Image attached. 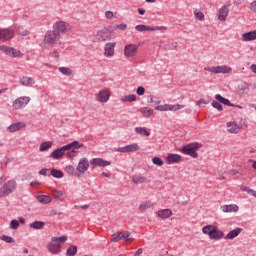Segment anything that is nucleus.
Instances as JSON below:
<instances>
[{
	"instance_id": "1",
	"label": "nucleus",
	"mask_w": 256,
	"mask_h": 256,
	"mask_svg": "<svg viewBox=\"0 0 256 256\" xmlns=\"http://www.w3.org/2000/svg\"><path fill=\"white\" fill-rule=\"evenodd\" d=\"M90 165H92L93 167L104 168L111 165V162H109L108 160H104L102 158H93L92 160H90V162H88L87 158H81L79 160V163L77 164V168L75 169L77 170V172H79V174L83 175L86 171H88Z\"/></svg>"
},
{
	"instance_id": "2",
	"label": "nucleus",
	"mask_w": 256,
	"mask_h": 256,
	"mask_svg": "<svg viewBox=\"0 0 256 256\" xmlns=\"http://www.w3.org/2000/svg\"><path fill=\"white\" fill-rule=\"evenodd\" d=\"M202 234L208 235L210 240L219 241L224 237V232L217 229V226L214 225H206L202 227Z\"/></svg>"
},
{
	"instance_id": "3",
	"label": "nucleus",
	"mask_w": 256,
	"mask_h": 256,
	"mask_svg": "<svg viewBox=\"0 0 256 256\" xmlns=\"http://www.w3.org/2000/svg\"><path fill=\"white\" fill-rule=\"evenodd\" d=\"M15 190H17V182L15 180H9L0 187V198L9 196Z\"/></svg>"
},
{
	"instance_id": "4",
	"label": "nucleus",
	"mask_w": 256,
	"mask_h": 256,
	"mask_svg": "<svg viewBox=\"0 0 256 256\" xmlns=\"http://www.w3.org/2000/svg\"><path fill=\"white\" fill-rule=\"evenodd\" d=\"M199 148H201V144H199L198 142L186 144L181 149V153L185 154L186 156H190V157L196 159L198 157V154L196 151Z\"/></svg>"
},
{
	"instance_id": "5",
	"label": "nucleus",
	"mask_w": 256,
	"mask_h": 256,
	"mask_svg": "<svg viewBox=\"0 0 256 256\" xmlns=\"http://www.w3.org/2000/svg\"><path fill=\"white\" fill-rule=\"evenodd\" d=\"M61 36L59 35V32L56 30H50L45 33L44 41L47 44H54L56 41H59Z\"/></svg>"
},
{
	"instance_id": "6",
	"label": "nucleus",
	"mask_w": 256,
	"mask_h": 256,
	"mask_svg": "<svg viewBox=\"0 0 256 256\" xmlns=\"http://www.w3.org/2000/svg\"><path fill=\"white\" fill-rule=\"evenodd\" d=\"M204 71L212 72L214 74H228L231 73V67L222 65V66H211L204 68Z\"/></svg>"
},
{
	"instance_id": "7",
	"label": "nucleus",
	"mask_w": 256,
	"mask_h": 256,
	"mask_svg": "<svg viewBox=\"0 0 256 256\" xmlns=\"http://www.w3.org/2000/svg\"><path fill=\"white\" fill-rule=\"evenodd\" d=\"M31 102V98L27 96H22L16 98L15 102H13V109L20 110L23 109L25 106H27Z\"/></svg>"
},
{
	"instance_id": "8",
	"label": "nucleus",
	"mask_w": 256,
	"mask_h": 256,
	"mask_svg": "<svg viewBox=\"0 0 256 256\" xmlns=\"http://www.w3.org/2000/svg\"><path fill=\"white\" fill-rule=\"evenodd\" d=\"M137 52H138V45L136 44H127L124 47V56H126L127 58L135 57Z\"/></svg>"
},
{
	"instance_id": "9",
	"label": "nucleus",
	"mask_w": 256,
	"mask_h": 256,
	"mask_svg": "<svg viewBox=\"0 0 256 256\" xmlns=\"http://www.w3.org/2000/svg\"><path fill=\"white\" fill-rule=\"evenodd\" d=\"M137 151H140V146L136 143L117 148L118 153H135Z\"/></svg>"
},
{
	"instance_id": "10",
	"label": "nucleus",
	"mask_w": 256,
	"mask_h": 256,
	"mask_svg": "<svg viewBox=\"0 0 256 256\" xmlns=\"http://www.w3.org/2000/svg\"><path fill=\"white\" fill-rule=\"evenodd\" d=\"M14 35L15 32L11 28L0 29V41H9Z\"/></svg>"
},
{
	"instance_id": "11",
	"label": "nucleus",
	"mask_w": 256,
	"mask_h": 256,
	"mask_svg": "<svg viewBox=\"0 0 256 256\" xmlns=\"http://www.w3.org/2000/svg\"><path fill=\"white\" fill-rule=\"evenodd\" d=\"M111 40V32H109L108 28H104L97 32V41L104 42Z\"/></svg>"
},
{
	"instance_id": "12",
	"label": "nucleus",
	"mask_w": 256,
	"mask_h": 256,
	"mask_svg": "<svg viewBox=\"0 0 256 256\" xmlns=\"http://www.w3.org/2000/svg\"><path fill=\"white\" fill-rule=\"evenodd\" d=\"M115 42H108L104 45V56L111 58L115 54Z\"/></svg>"
},
{
	"instance_id": "13",
	"label": "nucleus",
	"mask_w": 256,
	"mask_h": 256,
	"mask_svg": "<svg viewBox=\"0 0 256 256\" xmlns=\"http://www.w3.org/2000/svg\"><path fill=\"white\" fill-rule=\"evenodd\" d=\"M81 148H83V144L79 143L78 141H72L58 149L66 150V151H76L77 149H81Z\"/></svg>"
},
{
	"instance_id": "14",
	"label": "nucleus",
	"mask_w": 256,
	"mask_h": 256,
	"mask_svg": "<svg viewBox=\"0 0 256 256\" xmlns=\"http://www.w3.org/2000/svg\"><path fill=\"white\" fill-rule=\"evenodd\" d=\"M67 26H68L67 22L58 21V22L54 23V25L52 27L58 33H67Z\"/></svg>"
},
{
	"instance_id": "15",
	"label": "nucleus",
	"mask_w": 256,
	"mask_h": 256,
	"mask_svg": "<svg viewBox=\"0 0 256 256\" xmlns=\"http://www.w3.org/2000/svg\"><path fill=\"white\" fill-rule=\"evenodd\" d=\"M24 128H25L24 122H16L14 124L9 125L7 128V131H8V133H15Z\"/></svg>"
},
{
	"instance_id": "16",
	"label": "nucleus",
	"mask_w": 256,
	"mask_h": 256,
	"mask_svg": "<svg viewBox=\"0 0 256 256\" xmlns=\"http://www.w3.org/2000/svg\"><path fill=\"white\" fill-rule=\"evenodd\" d=\"M243 229L242 228H235L231 231H229V233L224 236V239L232 241L233 239H236L238 237V235H240V233H242Z\"/></svg>"
},
{
	"instance_id": "17",
	"label": "nucleus",
	"mask_w": 256,
	"mask_h": 256,
	"mask_svg": "<svg viewBox=\"0 0 256 256\" xmlns=\"http://www.w3.org/2000/svg\"><path fill=\"white\" fill-rule=\"evenodd\" d=\"M128 238H129V232L128 231H126L124 233L117 232V233L113 234V236H111V242L117 243L122 239H128Z\"/></svg>"
},
{
	"instance_id": "18",
	"label": "nucleus",
	"mask_w": 256,
	"mask_h": 256,
	"mask_svg": "<svg viewBox=\"0 0 256 256\" xmlns=\"http://www.w3.org/2000/svg\"><path fill=\"white\" fill-rule=\"evenodd\" d=\"M215 100L219 101L217 103L222 104V105H227L229 107L241 108L240 106L231 103L227 98L222 97L221 94L215 95Z\"/></svg>"
},
{
	"instance_id": "19",
	"label": "nucleus",
	"mask_w": 256,
	"mask_h": 256,
	"mask_svg": "<svg viewBox=\"0 0 256 256\" xmlns=\"http://www.w3.org/2000/svg\"><path fill=\"white\" fill-rule=\"evenodd\" d=\"M220 210H222V213H237L238 206L235 204L222 205L220 206Z\"/></svg>"
},
{
	"instance_id": "20",
	"label": "nucleus",
	"mask_w": 256,
	"mask_h": 256,
	"mask_svg": "<svg viewBox=\"0 0 256 256\" xmlns=\"http://www.w3.org/2000/svg\"><path fill=\"white\" fill-rule=\"evenodd\" d=\"M19 83L24 87H33L35 82L32 77L24 76L20 78Z\"/></svg>"
},
{
	"instance_id": "21",
	"label": "nucleus",
	"mask_w": 256,
	"mask_h": 256,
	"mask_svg": "<svg viewBox=\"0 0 256 256\" xmlns=\"http://www.w3.org/2000/svg\"><path fill=\"white\" fill-rule=\"evenodd\" d=\"M179 162H181V155H178V154H168V156H167V163H168V165L178 164Z\"/></svg>"
},
{
	"instance_id": "22",
	"label": "nucleus",
	"mask_w": 256,
	"mask_h": 256,
	"mask_svg": "<svg viewBox=\"0 0 256 256\" xmlns=\"http://www.w3.org/2000/svg\"><path fill=\"white\" fill-rule=\"evenodd\" d=\"M68 150H64V149H56L54 150L52 153H50V158L54 159V160H59L61 159L63 156H65V152Z\"/></svg>"
},
{
	"instance_id": "23",
	"label": "nucleus",
	"mask_w": 256,
	"mask_h": 256,
	"mask_svg": "<svg viewBox=\"0 0 256 256\" xmlns=\"http://www.w3.org/2000/svg\"><path fill=\"white\" fill-rule=\"evenodd\" d=\"M109 100V93L107 90H102L99 92V94H97V101H99V103H107Z\"/></svg>"
},
{
	"instance_id": "24",
	"label": "nucleus",
	"mask_w": 256,
	"mask_h": 256,
	"mask_svg": "<svg viewBox=\"0 0 256 256\" xmlns=\"http://www.w3.org/2000/svg\"><path fill=\"white\" fill-rule=\"evenodd\" d=\"M47 249L54 255H58L61 252V246L59 244L50 243L47 245Z\"/></svg>"
},
{
	"instance_id": "25",
	"label": "nucleus",
	"mask_w": 256,
	"mask_h": 256,
	"mask_svg": "<svg viewBox=\"0 0 256 256\" xmlns=\"http://www.w3.org/2000/svg\"><path fill=\"white\" fill-rule=\"evenodd\" d=\"M36 200H38V203L43 204V205H47L52 202L51 196H48V195L36 196Z\"/></svg>"
},
{
	"instance_id": "26",
	"label": "nucleus",
	"mask_w": 256,
	"mask_h": 256,
	"mask_svg": "<svg viewBox=\"0 0 256 256\" xmlns=\"http://www.w3.org/2000/svg\"><path fill=\"white\" fill-rule=\"evenodd\" d=\"M45 227V222L42 221H34L29 224V228L34 229L36 231H40Z\"/></svg>"
},
{
	"instance_id": "27",
	"label": "nucleus",
	"mask_w": 256,
	"mask_h": 256,
	"mask_svg": "<svg viewBox=\"0 0 256 256\" xmlns=\"http://www.w3.org/2000/svg\"><path fill=\"white\" fill-rule=\"evenodd\" d=\"M172 216V210L170 209H162L158 211V217L161 219H169Z\"/></svg>"
},
{
	"instance_id": "28",
	"label": "nucleus",
	"mask_w": 256,
	"mask_h": 256,
	"mask_svg": "<svg viewBox=\"0 0 256 256\" xmlns=\"http://www.w3.org/2000/svg\"><path fill=\"white\" fill-rule=\"evenodd\" d=\"M240 130V126L235 122H228V132L231 134H237Z\"/></svg>"
},
{
	"instance_id": "29",
	"label": "nucleus",
	"mask_w": 256,
	"mask_h": 256,
	"mask_svg": "<svg viewBox=\"0 0 256 256\" xmlns=\"http://www.w3.org/2000/svg\"><path fill=\"white\" fill-rule=\"evenodd\" d=\"M242 38L245 42L254 41L256 40V31H250L242 35Z\"/></svg>"
},
{
	"instance_id": "30",
	"label": "nucleus",
	"mask_w": 256,
	"mask_h": 256,
	"mask_svg": "<svg viewBox=\"0 0 256 256\" xmlns=\"http://www.w3.org/2000/svg\"><path fill=\"white\" fill-rule=\"evenodd\" d=\"M140 113L142 114L143 117L149 118L154 115V111L151 108L148 107H143L140 109Z\"/></svg>"
},
{
	"instance_id": "31",
	"label": "nucleus",
	"mask_w": 256,
	"mask_h": 256,
	"mask_svg": "<svg viewBox=\"0 0 256 256\" xmlns=\"http://www.w3.org/2000/svg\"><path fill=\"white\" fill-rule=\"evenodd\" d=\"M226 17H228V7L222 6L219 10V21H226Z\"/></svg>"
},
{
	"instance_id": "32",
	"label": "nucleus",
	"mask_w": 256,
	"mask_h": 256,
	"mask_svg": "<svg viewBox=\"0 0 256 256\" xmlns=\"http://www.w3.org/2000/svg\"><path fill=\"white\" fill-rule=\"evenodd\" d=\"M134 30L142 33V32H145V31H154V28H153V26L136 25V26H134Z\"/></svg>"
},
{
	"instance_id": "33",
	"label": "nucleus",
	"mask_w": 256,
	"mask_h": 256,
	"mask_svg": "<svg viewBox=\"0 0 256 256\" xmlns=\"http://www.w3.org/2000/svg\"><path fill=\"white\" fill-rule=\"evenodd\" d=\"M51 147H52V142L51 141H45V142H42V144H40L39 151L40 152H47V151H49V149H51Z\"/></svg>"
},
{
	"instance_id": "34",
	"label": "nucleus",
	"mask_w": 256,
	"mask_h": 256,
	"mask_svg": "<svg viewBox=\"0 0 256 256\" xmlns=\"http://www.w3.org/2000/svg\"><path fill=\"white\" fill-rule=\"evenodd\" d=\"M52 195L54 196V199L58 200V201H63L65 200V193H63V191H59V190H54L52 192Z\"/></svg>"
},
{
	"instance_id": "35",
	"label": "nucleus",
	"mask_w": 256,
	"mask_h": 256,
	"mask_svg": "<svg viewBox=\"0 0 256 256\" xmlns=\"http://www.w3.org/2000/svg\"><path fill=\"white\" fill-rule=\"evenodd\" d=\"M134 131L137 134L142 135L143 137H149L151 135V133L149 131H147L144 127H135Z\"/></svg>"
},
{
	"instance_id": "36",
	"label": "nucleus",
	"mask_w": 256,
	"mask_h": 256,
	"mask_svg": "<svg viewBox=\"0 0 256 256\" xmlns=\"http://www.w3.org/2000/svg\"><path fill=\"white\" fill-rule=\"evenodd\" d=\"M120 101H122L123 103H133L136 101V95L135 94H129L127 96H124L122 98H120Z\"/></svg>"
},
{
	"instance_id": "37",
	"label": "nucleus",
	"mask_w": 256,
	"mask_h": 256,
	"mask_svg": "<svg viewBox=\"0 0 256 256\" xmlns=\"http://www.w3.org/2000/svg\"><path fill=\"white\" fill-rule=\"evenodd\" d=\"M50 176H52L56 179H61V178H63V172L58 169H52V170H50Z\"/></svg>"
},
{
	"instance_id": "38",
	"label": "nucleus",
	"mask_w": 256,
	"mask_h": 256,
	"mask_svg": "<svg viewBox=\"0 0 256 256\" xmlns=\"http://www.w3.org/2000/svg\"><path fill=\"white\" fill-rule=\"evenodd\" d=\"M5 55H8V57H11V58H22V57H24V53L20 52V50L5 53Z\"/></svg>"
},
{
	"instance_id": "39",
	"label": "nucleus",
	"mask_w": 256,
	"mask_h": 256,
	"mask_svg": "<svg viewBox=\"0 0 256 256\" xmlns=\"http://www.w3.org/2000/svg\"><path fill=\"white\" fill-rule=\"evenodd\" d=\"M50 241L54 242V243H66L67 236L63 235V236H59V237H52V238H50Z\"/></svg>"
},
{
	"instance_id": "40",
	"label": "nucleus",
	"mask_w": 256,
	"mask_h": 256,
	"mask_svg": "<svg viewBox=\"0 0 256 256\" xmlns=\"http://www.w3.org/2000/svg\"><path fill=\"white\" fill-rule=\"evenodd\" d=\"M185 105L181 104H168V111H179L181 109H184Z\"/></svg>"
},
{
	"instance_id": "41",
	"label": "nucleus",
	"mask_w": 256,
	"mask_h": 256,
	"mask_svg": "<svg viewBox=\"0 0 256 256\" xmlns=\"http://www.w3.org/2000/svg\"><path fill=\"white\" fill-rule=\"evenodd\" d=\"M134 185H141L147 183V178L145 177H133L132 179Z\"/></svg>"
},
{
	"instance_id": "42",
	"label": "nucleus",
	"mask_w": 256,
	"mask_h": 256,
	"mask_svg": "<svg viewBox=\"0 0 256 256\" xmlns=\"http://www.w3.org/2000/svg\"><path fill=\"white\" fill-rule=\"evenodd\" d=\"M77 246L72 245L66 249V256H76Z\"/></svg>"
},
{
	"instance_id": "43",
	"label": "nucleus",
	"mask_w": 256,
	"mask_h": 256,
	"mask_svg": "<svg viewBox=\"0 0 256 256\" xmlns=\"http://www.w3.org/2000/svg\"><path fill=\"white\" fill-rule=\"evenodd\" d=\"M17 51L15 48H11L6 45H0V52L4 54H9L10 52Z\"/></svg>"
},
{
	"instance_id": "44",
	"label": "nucleus",
	"mask_w": 256,
	"mask_h": 256,
	"mask_svg": "<svg viewBox=\"0 0 256 256\" xmlns=\"http://www.w3.org/2000/svg\"><path fill=\"white\" fill-rule=\"evenodd\" d=\"M58 71L61 74L65 75V76H71L72 75V70H70V68H67V67H59Z\"/></svg>"
},
{
	"instance_id": "45",
	"label": "nucleus",
	"mask_w": 256,
	"mask_h": 256,
	"mask_svg": "<svg viewBox=\"0 0 256 256\" xmlns=\"http://www.w3.org/2000/svg\"><path fill=\"white\" fill-rule=\"evenodd\" d=\"M0 241H4L8 244H13L15 243V239H13L11 236L8 235H2L0 236Z\"/></svg>"
},
{
	"instance_id": "46",
	"label": "nucleus",
	"mask_w": 256,
	"mask_h": 256,
	"mask_svg": "<svg viewBox=\"0 0 256 256\" xmlns=\"http://www.w3.org/2000/svg\"><path fill=\"white\" fill-rule=\"evenodd\" d=\"M76 168L74 166H66L65 167V172L66 174L70 175V176H74L76 174Z\"/></svg>"
},
{
	"instance_id": "47",
	"label": "nucleus",
	"mask_w": 256,
	"mask_h": 256,
	"mask_svg": "<svg viewBox=\"0 0 256 256\" xmlns=\"http://www.w3.org/2000/svg\"><path fill=\"white\" fill-rule=\"evenodd\" d=\"M154 110L160 111V112L169 111V104L158 105V106L154 107Z\"/></svg>"
},
{
	"instance_id": "48",
	"label": "nucleus",
	"mask_w": 256,
	"mask_h": 256,
	"mask_svg": "<svg viewBox=\"0 0 256 256\" xmlns=\"http://www.w3.org/2000/svg\"><path fill=\"white\" fill-rule=\"evenodd\" d=\"M152 164H154L158 167H161V166H163V160H161L160 157L155 156V157L152 158Z\"/></svg>"
},
{
	"instance_id": "49",
	"label": "nucleus",
	"mask_w": 256,
	"mask_h": 256,
	"mask_svg": "<svg viewBox=\"0 0 256 256\" xmlns=\"http://www.w3.org/2000/svg\"><path fill=\"white\" fill-rule=\"evenodd\" d=\"M19 225L20 224L17 220H11V222L9 223V228H11V230H17Z\"/></svg>"
},
{
	"instance_id": "50",
	"label": "nucleus",
	"mask_w": 256,
	"mask_h": 256,
	"mask_svg": "<svg viewBox=\"0 0 256 256\" xmlns=\"http://www.w3.org/2000/svg\"><path fill=\"white\" fill-rule=\"evenodd\" d=\"M211 107H213L214 109H217V111L219 112H222V105L217 101L211 102Z\"/></svg>"
},
{
	"instance_id": "51",
	"label": "nucleus",
	"mask_w": 256,
	"mask_h": 256,
	"mask_svg": "<svg viewBox=\"0 0 256 256\" xmlns=\"http://www.w3.org/2000/svg\"><path fill=\"white\" fill-rule=\"evenodd\" d=\"M194 16H195V19H197L199 21H203L204 20L203 12H194Z\"/></svg>"
},
{
	"instance_id": "52",
	"label": "nucleus",
	"mask_w": 256,
	"mask_h": 256,
	"mask_svg": "<svg viewBox=\"0 0 256 256\" xmlns=\"http://www.w3.org/2000/svg\"><path fill=\"white\" fill-rule=\"evenodd\" d=\"M69 152L66 153V157L68 158H75L77 156L76 150H68Z\"/></svg>"
},
{
	"instance_id": "53",
	"label": "nucleus",
	"mask_w": 256,
	"mask_h": 256,
	"mask_svg": "<svg viewBox=\"0 0 256 256\" xmlns=\"http://www.w3.org/2000/svg\"><path fill=\"white\" fill-rule=\"evenodd\" d=\"M244 191L247 192V194L251 195L252 197L256 198V191H254L253 189L245 187Z\"/></svg>"
},
{
	"instance_id": "54",
	"label": "nucleus",
	"mask_w": 256,
	"mask_h": 256,
	"mask_svg": "<svg viewBox=\"0 0 256 256\" xmlns=\"http://www.w3.org/2000/svg\"><path fill=\"white\" fill-rule=\"evenodd\" d=\"M90 208V205H75L74 209H81V210H87Z\"/></svg>"
},
{
	"instance_id": "55",
	"label": "nucleus",
	"mask_w": 256,
	"mask_h": 256,
	"mask_svg": "<svg viewBox=\"0 0 256 256\" xmlns=\"http://www.w3.org/2000/svg\"><path fill=\"white\" fill-rule=\"evenodd\" d=\"M145 93V89L143 87H138L136 89V95L142 96Z\"/></svg>"
},
{
	"instance_id": "56",
	"label": "nucleus",
	"mask_w": 256,
	"mask_h": 256,
	"mask_svg": "<svg viewBox=\"0 0 256 256\" xmlns=\"http://www.w3.org/2000/svg\"><path fill=\"white\" fill-rule=\"evenodd\" d=\"M49 172V169L43 168L38 172L39 175L41 176H47V173Z\"/></svg>"
},
{
	"instance_id": "57",
	"label": "nucleus",
	"mask_w": 256,
	"mask_h": 256,
	"mask_svg": "<svg viewBox=\"0 0 256 256\" xmlns=\"http://www.w3.org/2000/svg\"><path fill=\"white\" fill-rule=\"evenodd\" d=\"M105 16H106V19L111 20L113 19V12L106 11Z\"/></svg>"
},
{
	"instance_id": "58",
	"label": "nucleus",
	"mask_w": 256,
	"mask_h": 256,
	"mask_svg": "<svg viewBox=\"0 0 256 256\" xmlns=\"http://www.w3.org/2000/svg\"><path fill=\"white\" fill-rule=\"evenodd\" d=\"M150 103L154 105H158L160 104V100H158V98L156 97H152Z\"/></svg>"
},
{
	"instance_id": "59",
	"label": "nucleus",
	"mask_w": 256,
	"mask_h": 256,
	"mask_svg": "<svg viewBox=\"0 0 256 256\" xmlns=\"http://www.w3.org/2000/svg\"><path fill=\"white\" fill-rule=\"evenodd\" d=\"M139 209L142 211L147 210L149 209V205H147V203H143L140 205Z\"/></svg>"
},
{
	"instance_id": "60",
	"label": "nucleus",
	"mask_w": 256,
	"mask_h": 256,
	"mask_svg": "<svg viewBox=\"0 0 256 256\" xmlns=\"http://www.w3.org/2000/svg\"><path fill=\"white\" fill-rule=\"evenodd\" d=\"M177 48V42H173L172 44L168 45V50H174Z\"/></svg>"
},
{
	"instance_id": "61",
	"label": "nucleus",
	"mask_w": 256,
	"mask_h": 256,
	"mask_svg": "<svg viewBox=\"0 0 256 256\" xmlns=\"http://www.w3.org/2000/svg\"><path fill=\"white\" fill-rule=\"evenodd\" d=\"M202 104L208 105V101L201 99V100L197 101V103H196L197 106L202 105Z\"/></svg>"
},
{
	"instance_id": "62",
	"label": "nucleus",
	"mask_w": 256,
	"mask_h": 256,
	"mask_svg": "<svg viewBox=\"0 0 256 256\" xmlns=\"http://www.w3.org/2000/svg\"><path fill=\"white\" fill-rule=\"evenodd\" d=\"M251 11L256 13V1H252V3H251Z\"/></svg>"
},
{
	"instance_id": "63",
	"label": "nucleus",
	"mask_w": 256,
	"mask_h": 256,
	"mask_svg": "<svg viewBox=\"0 0 256 256\" xmlns=\"http://www.w3.org/2000/svg\"><path fill=\"white\" fill-rule=\"evenodd\" d=\"M117 28H118V30L124 31V30L127 29V25L126 24H120V25L117 26Z\"/></svg>"
},
{
	"instance_id": "64",
	"label": "nucleus",
	"mask_w": 256,
	"mask_h": 256,
	"mask_svg": "<svg viewBox=\"0 0 256 256\" xmlns=\"http://www.w3.org/2000/svg\"><path fill=\"white\" fill-rule=\"evenodd\" d=\"M249 163H252V169L256 170V160L250 159Z\"/></svg>"
}]
</instances>
